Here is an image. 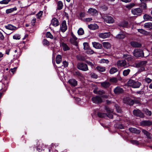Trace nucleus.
I'll list each match as a JSON object with an SVG mask.
<instances>
[{"mask_svg": "<svg viewBox=\"0 0 152 152\" xmlns=\"http://www.w3.org/2000/svg\"><path fill=\"white\" fill-rule=\"evenodd\" d=\"M127 85L134 88H139L141 85V83L138 81L130 79L128 81L127 83Z\"/></svg>", "mask_w": 152, "mask_h": 152, "instance_id": "f257e3e1", "label": "nucleus"}, {"mask_svg": "<svg viewBox=\"0 0 152 152\" xmlns=\"http://www.w3.org/2000/svg\"><path fill=\"white\" fill-rule=\"evenodd\" d=\"M143 12L142 10L140 8L132 9L131 10L132 14L137 16H140Z\"/></svg>", "mask_w": 152, "mask_h": 152, "instance_id": "f03ea898", "label": "nucleus"}, {"mask_svg": "<svg viewBox=\"0 0 152 152\" xmlns=\"http://www.w3.org/2000/svg\"><path fill=\"white\" fill-rule=\"evenodd\" d=\"M77 66L78 69L83 71H86L88 70L87 65L83 63H78Z\"/></svg>", "mask_w": 152, "mask_h": 152, "instance_id": "7ed1b4c3", "label": "nucleus"}, {"mask_svg": "<svg viewBox=\"0 0 152 152\" xmlns=\"http://www.w3.org/2000/svg\"><path fill=\"white\" fill-rule=\"evenodd\" d=\"M133 54L134 56L137 57L144 56L143 51L141 49H135L133 52Z\"/></svg>", "mask_w": 152, "mask_h": 152, "instance_id": "20e7f679", "label": "nucleus"}, {"mask_svg": "<svg viewBox=\"0 0 152 152\" xmlns=\"http://www.w3.org/2000/svg\"><path fill=\"white\" fill-rule=\"evenodd\" d=\"M103 19L105 22L109 23H114V20L111 16L106 15L104 16Z\"/></svg>", "mask_w": 152, "mask_h": 152, "instance_id": "39448f33", "label": "nucleus"}, {"mask_svg": "<svg viewBox=\"0 0 152 152\" xmlns=\"http://www.w3.org/2000/svg\"><path fill=\"white\" fill-rule=\"evenodd\" d=\"M117 65L118 67L127 68L128 67L127 63L125 60H119L118 61Z\"/></svg>", "mask_w": 152, "mask_h": 152, "instance_id": "423d86ee", "label": "nucleus"}, {"mask_svg": "<svg viewBox=\"0 0 152 152\" xmlns=\"http://www.w3.org/2000/svg\"><path fill=\"white\" fill-rule=\"evenodd\" d=\"M140 126H149L152 125V121L149 120L142 121L140 123Z\"/></svg>", "mask_w": 152, "mask_h": 152, "instance_id": "0eeeda50", "label": "nucleus"}, {"mask_svg": "<svg viewBox=\"0 0 152 152\" xmlns=\"http://www.w3.org/2000/svg\"><path fill=\"white\" fill-rule=\"evenodd\" d=\"M72 37L70 39V43L76 46H77L78 42L77 41V37H76L73 33L72 34Z\"/></svg>", "mask_w": 152, "mask_h": 152, "instance_id": "6e6552de", "label": "nucleus"}, {"mask_svg": "<svg viewBox=\"0 0 152 152\" xmlns=\"http://www.w3.org/2000/svg\"><path fill=\"white\" fill-rule=\"evenodd\" d=\"M91 100L93 103L96 104H99L102 102V98L99 96L93 97Z\"/></svg>", "mask_w": 152, "mask_h": 152, "instance_id": "1a4fd4ad", "label": "nucleus"}, {"mask_svg": "<svg viewBox=\"0 0 152 152\" xmlns=\"http://www.w3.org/2000/svg\"><path fill=\"white\" fill-rule=\"evenodd\" d=\"M87 12L93 16L97 15L98 14V12L95 9L93 8H90L88 9Z\"/></svg>", "mask_w": 152, "mask_h": 152, "instance_id": "9d476101", "label": "nucleus"}, {"mask_svg": "<svg viewBox=\"0 0 152 152\" xmlns=\"http://www.w3.org/2000/svg\"><path fill=\"white\" fill-rule=\"evenodd\" d=\"M133 114L141 118L144 117V114L139 109L134 110L133 111Z\"/></svg>", "mask_w": 152, "mask_h": 152, "instance_id": "9b49d317", "label": "nucleus"}, {"mask_svg": "<svg viewBox=\"0 0 152 152\" xmlns=\"http://www.w3.org/2000/svg\"><path fill=\"white\" fill-rule=\"evenodd\" d=\"M67 29L66 22L65 20H64L61 25L60 30L62 32H64Z\"/></svg>", "mask_w": 152, "mask_h": 152, "instance_id": "f8f14e48", "label": "nucleus"}, {"mask_svg": "<svg viewBox=\"0 0 152 152\" xmlns=\"http://www.w3.org/2000/svg\"><path fill=\"white\" fill-rule=\"evenodd\" d=\"M110 32H105L99 34V36L101 38L105 39L109 37L110 36Z\"/></svg>", "mask_w": 152, "mask_h": 152, "instance_id": "ddd939ff", "label": "nucleus"}, {"mask_svg": "<svg viewBox=\"0 0 152 152\" xmlns=\"http://www.w3.org/2000/svg\"><path fill=\"white\" fill-rule=\"evenodd\" d=\"M68 83L72 87H75L77 85V81L75 79H71L68 81Z\"/></svg>", "mask_w": 152, "mask_h": 152, "instance_id": "4468645a", "label": "nucleus"}, {"mask_svg": "<svg viewBox=\"0 0 152 152\" xmlns=\"http://www.w3.org/2000/svg\"><path fill=\"white\" fill-rule=\"evenodd\" d=\"M142 132L149 139H151L152 138V135L150 133L145 129H142Z\"/></svg>", "mask_w": 152, "mask_h": 152, "instance_id": "2eb2a0df", "label": "nucleus"}, {"mask_svg": "<svg viewBox=\"0 0 152 152\" xmlns=\"http://www.w3.org/2000/svg\"><path fill=\"white\" fill-rule=\"evenodd\" d=\"M45 146L42 143H39L37 147V150L39 152H42L45 148Z\"/></svg>", "mask_w": 152, "mask_h": 152, "instance_id": "dca6fc26", "label": "nucleus"}, {"mask_svg": "<svg viewBox=\"0 0 152 152\" xmlns=\"http://www.w3.org/2000/svg\"><path fill=\"white\" fill-rule=\"evenodd\" d=\"M92 45L93 47L96 49H101L102 48V45L99 42H92Z\"/></svg>", "mask_w": 152, "mask_h": 152, "instance_id": "f3484780", "label": "nucleus"}, {"mask_svg": "<svg viewBox=\"0 0 152 152\" xmlns=\"http://www.w3.org/2000/svg\"><path fill=\"white\" fill-rule=\"evenodd\" d=\"M51 23L54 26H57L59 24L58 20L56 18H53L52 19Z\"/></svg>", "mask_w": 152, "mask_h": 152, "instance_id": "a211bd4d", "label": "nucleus"}, {"mask_svg": "<svg viewBox=\"0 0 152 152\" xmlns=\"http://www.w3.org/2000/svg\"><path fill=\"white\" fill-rule=\"evenodd\" d=\"M130 45L132 47L135 48H139L141 46L140 43L135 41L131 42Z\"/></svg>", "mask_w": 152, "mask_h": 152, "instance_id": "6ab92c4d", "label": "nucleus"}, {"mask_svg": "<svg viewBox=\"0 0 152 152\" xmlns=\"http://www.w3.org/2000/svg\"><path fill=\"white\" fill-rule=\"evenodd\" d=\"M88 28L92 30H95L99 28L98 26L96 24H91L88 26Z\"/></svg>", "mask_w": 152, "mask_h": 152, "instance_id": "aec40b11", "label": "nucleus"}, {"mask_svg": "<svg viewBox=\"0 0 152 152\" xmlns=\"http://www.w3.org/2000/svg\"><path fill=\"white\" fill-rule=\"evenodd\" d=\"M114 91L115 94H119L123 92V90L119 87H117L114 89Z\"/></svg>", "mask_w": 152, "mask_h": 152, "instance_id": "412c9836", "label": "nucleus"}, {"mask_svg": "<svg viewBox=\"0 0 152 152\" xmlns=\"http://www.w3.org/2000/svg\"><path fill=\"white\" fill-rule=\"evenodd\" d=\"M129 130L131 132L133 133L139 134L140 133V130L135 128H130L129 129Z\"/></svg>", "mask_w": 152, "mask_h": 152, "instance_id": "4be33fe9", "label": "nucleus"}, {"mask_svg": "<svg viewBox=\"0 0 152 152\" xmlns=\"http://www.w3.org/2000/svg\"><path fill=\"white\" fill-rule=\"evenodd\" d=\"M94 92L97 94L102 95L105 94V92L103 90H98L97 88H96L93 91Z\"/></svg>", "mask_w": 152, "mask_h": 152, "instance_id": "5701e85b", "label": "nucleus"}, {"mask_svg": "<svg viewBox=\"0 0 152 152\" xmlns=\"http://www.w3.org/2000/svg\"><path fill=\"white\" fill-rule=\"evenodd\" d=\"M103 47L106 49H110L111 47V44L108 42H102Z\"/></svg>", "mask_w": 152, "mask_h": 152, "instance_id": "b1692460", "label": "nucleus"}, {"mask_svg": "<svg viewBox=\"0 0 152 152\" xmlns=\"http://www.w3.org/2000/svg\"><path fill=\"white\" fill-rule=\"evenodd\" d=\"M138 32L143 34L147 35L149 34V33L142 29H137Z\"/></svg>", "mask_w": 152, "mask_h": 152, "instance_id": "393cba45", "label": "nucleus"}, {"mask_svg": "<svg viewBox=\"0 0 152 152\" xmlns=\"http://www.w3.org/2000/svg\"><path fill=\"white\" fill-rule=\"evenodd\" d=\"M135 5V3L133 2L131 3L126 5L125 7L128 10H131L132 8L134 7Z\"/></svg>", "mask_w": 152, "mask_h": 152, "instance_id": "a878e982", "label": "nucleus"}, {"mask_svg": "<svg viewBox=\"0 0 152 152\" xmlns=\"http://www.w3.org/2000/svg\"><path fill=\"white\" fill-rule=\"evenodd\" d=\"M101 86L104 88H107L109 87L110 85V83L108 82L105 81L100 83Z\"/></svg>", "mask_w": 152, "mask_h": 152, "instance_id": "bb28decb", "label": "nucleus"}, {"mask_svg": "<svg viewBox=\"0 0 152 152\" xmlns=\"http://www.w3.org/2000/svg\"><path fill=\"white\" fill-rule=\"evenodd\" d=\"M5 28L7 29L11 30H15L17 29L16 27L11 25L9 24L5 26Z\"/></svg>", "mask_w": 152, "mask_h": 152, "instance_id": "cd10ccee", "label": "nucleus"}, {"mask_svg": "<svg viewBox=\"0 0 152 152\" xmlns=\"http://www.w3.org/2000/svg\"><path fill=\"white\" fill-rule=\"evenodd\" d=\"M63 3L61 1H58L57 3V9L60 10L62 9L63 7Z\"/></svg>", "mask_w": 152, "mask_h": 152, "instance_id": "c85d7f7f", "label": "nucleus"}, {"mask_svg": "<svg viewBox=\"0 0 152 152\" xmlns=\"http://www.w3.org/2000/svg\"><path fill=\"white\" fill-rule=\"evenodd\" d=\"M144 27L145 28H149L150 29H152V23H145L144 24Z\"/></svg>", "mask_w": 152, "mask_h": 152, "instance_id": "c756f323", "label": "nucleus"}, {"mask_svg": "<svg viewBox=\"0 0 152 152\" xmlns=\"http://www.w3.org/2000/svg\"><path fill=\"white\" fill-rule=\"evenodd\" d=\"M61 46L63 50L65 51L69 50L70 49L69 48L66 43H62L61 44Z\"/></svg>", "mask_w": 152, "mask_h": 152, "instance_id": "7c9ffc66", "label": "nucleus"}, {"mask_svg": "<svg viewBox=\"0 0 152 152\" xmlns=\"http://www.w3.org/2000/svg\"><path fill=\"white\" fill-rule=\"evenodd\" d=\"M123 57L128 61H131L132 59V57L130 55L126 54L123 55Z\"/></svg>", "mask_w": 152, "mask_h": 152, "instance_id": "2f4dec72", "label": "nucleus"}, {"mask_svg": "<svg viewBox=\"0 0 152 152\" xmlns=\"http://www.w3.org/2000/svg\"><path fill=\"white\" fill-rule=\"evenodd\" d=\"M128 23L126 21H123L119 23V26L123 27H127L128 26Z\"/></svg>", "mask_w": 152, "mask_h": 152, "instance_id": "473e14b6", "label": "nucleus"}, {"mask_svg": "<svg viewBox=\"0 0 152 152\" xmlns=\"http://www.w3.org/2000/svg\"><path fill=\"white\" fill-rule=\"evenodd\" d=\"M118 71V69L117 68L115 67H113L110 69L109 72L111 74H113L116 72Z\"/></svg>", "mask_w": 152, "mask_h": 152, "instance_id": "72a5a7b5", "label": "nucleus"}, {"mask_svg": "<svg viewBox=\"0 0 152 152\" xmlns=\"http://www.w3.org/2000/svg\"><path fill=\"white\" fill-rule=\"evenodd\" d=\"M62 61L61 56L60 55H57L56 58V62L57 64H59Z\"/></svg>", "mask_w": 152, "mask_h": 152, "instance_id": "f704fd0d", "label": "nucleus"}, {"mask_svg": "<svg viewBox=\"0 0 152 152\" xmlns=\"http://www.w3.org/2000/svg\"><path fill=\"white\" fill-rule=\"evenodd\" d=\"M96 69L99 71L104 72L105 71L106 69L104 67L100 66H98L96 67Z\"/></svg>", "mask_w": 152, "mask_h": 152, "instance_id": "c9c22d12", "label": "nucleus"}, {"mask_svg": "<svg viewBox=\"0 0 152 152\" xmlns=\"http://www.w3.org/2000/svg\"><path fill=\"white\" fill-rule=\"evenodd\" d=\"M130 71L129 69H125L123 72V75L124 76H127L129 73Z\"/></svg>", "mask_w": 152, "mask_h": 152, "instance_id": "e433bc0d", "label": "nucleus"}, {"mask_svg": "<svg viewBox=\"0 0 152 152\" xmlns=\"http://www.w3.org/2000/svg\"><path fill=\"white\" fill-rule=\"evenodd\" d=\"M143 18L145 20H151L152 19V17L150 15L145 14L143 16Z\"/></svg>", "mask_w": 152, "mask_h": 152, "instance_id": "4c0bfd02", "label": "nucleus"}, {"mask_svg": "<svg viewBox=\"0 0 152 152\" xmlns=\"http://www.w3.org/2000/svg\"><path fill=\"white\" fill-rule=\"evenodd\" d=\"M143 111L147 115L150 116L151 115V112L148 109H144Z\"/></svg>", "mask_w": 152, "mask_h": 152, "instance_id": "58836bf2", "label": "nucleus"}, {"mask_svg": "<svg viewBox=\"0 0 152 152\" xmlns=\"http://www.w3.org/2000/svg\"><path fill=\"white\" fill-rule=\"evenodd\" d=\"M77 33L79 35H82L84 34V31L82 28H80L78 30Z\"/></svg>", "mask_w": 152, "mask_h": 152, "instance_id": "ea45409f", "label": "nucleus"}, {"mask_svg": "<svg viewBox=\"0 0 152 152\" xmlns=\"http://www.w3.org/2000/svg\"><path fill=\"white\" fill-rule=\"evenodd\" d=\"M86 53L87 54L91 55L94 53V51L91 49L89 48L86 50Z\"/></svg>", "mask_w": 152, "mask_h": 152, "instance_id": "a19ab883", "label": "nucleus"}, {"mask_svg": "<svg viewBox=\"0 0 152 152\" xmlns=\"http://www.w3.org/2000/svg\"><path fill=\"white\" fill-rule=\"evenodd\" d=\"M17 9L16 8H12L10 9H7L6 10V12L7 13H9L13 12L14 10H16Z\"/></svg>", "mask_w": 152, "mask_h": 152, "instance_id": "79ce46f5", "label": "nucleus"}, {"mask_svg": "<svg viewBox=\"0 0 152 152\" xmlns=\"http://www.w3.org/2000/svg\"><path fill=\"white\" fill-rule=\"evenodd\" d=\"M11 0H3L0 1V4H7Z\"/></svg>", "mask_w": 152, "mask_h": 152, "instance_id": "37998d69", "label": "nucleus"}, {"mask_svg": "<svg viewBox=\"0 0 152 152\" xmlns=\"http://www.w3.org/2000/svg\"><path fill=\"white\" fill-rule=\"evenodd\" d=\"M125 37V35L122 34H118L116 36V37L117 38L121 39H124Z\"/></svg>", "mask_w": 152, "mask_h": 152, "instance_id": "c03bdc74", "label": "nucleus"}, {"mask_svg": "<svg viewBox=\"0 0 152 152\" xmlns=\"http://www.w3.org/2000/svg\"><path fill=\"white\" fill-rule=\"evenodd\" d=\"M46 36L47 37L49 38L50 39H53V37L51 33L49 32H48L46 33Z\"/></svg>", "mask_w": 152, "mask_h": 152, "instance_id": "a18cd8bd", "label": "nucleus"}, {"mask_svg": "<svg viewBox=\"0 0 152 152\" xmlns=\"http://www.w3.org/2000/svg\"><path fill=\"white\" fill-rule=\"evenodd\" d=\"M106 114L104 113H98V116L100 118H103L106 116Z\"/></svg>", "mask_w": 152, "mask_h": 152, "instance_id": "49530a36", "label": "nucleus"}, {"mask_svg": "<svg viewBox=\"0 0 152 152\" xmlns=\"http://www.w3.org/2000/svg\"><path fill=\"white\" fill-rule=\"evenodd\" d=\"M13 39H19L20 38V36L18 34H15L13 36Z\"/></svg>", "mask_w": 152, "mask_h": 152, "instance_id": "de8ad7c7", "label": "nucleus"}, {"mask_svg": "<svg viewBox=\"0 0 152 152\" xmlns=\"http://www.w3.org/2000/svg\"><path fill=\"white\" fill-rule=\"evenodd\" d=\"M84 46V49L85 50H87L89 48V46L88 43L87 42H84L83 44Z\"/></svg>", "mask_w": 152, "mask_h": 152, "instance_id": "09e8293b", "label": "nucleus"}, {"mask_svg": "<svg viewBox=\"0 0 152 152\" xmlns=\"http://www.w3.org/2000/svg\"><path fill=\"white\" fill-rule=\"evenodd\" d=\"M130 142L131 143H132V144L136 145H138L139 144V143L138 142V141L134 140H131L130 141Z\"/></svg>", "mask_w": 152, "mask_h": 152, "instance_id": "8fccbe9b", "label": "nucleus"}, {"mask_svg": "<svg viewBox=\"0 0 152 152\" xmlns=\"http://www.w3.org/2000/svg\"><path fill=\"white\" fill-rule=\"evenodd\" d=\"M43 12L41 11H39V12L36 15V16L38 18H39L40 17L42 16V14Z\"/></svg>", "mask_w": 152, "mask_h": 152, "instance_id": "3c124183", "label": "nucleus"}, {"mask_svg": "<svg viewBox=\"0 0 152 152\" xmlns=\"http://www.w3.org/2000/svg\"><path fill=\"white\" fill-rule=\"evenodd\" d=\"M110 82L116 83L117 81V79L115 77H113L110 79Z\"/></svg>", "mask_w": 152, "mask_h": 152, "instance_id": "603ef678", "label": "nucleus"}, {"mask_svg": "<svg viewBox=\"0 0 152 152\" xmlns=\"http://www.w3.org/2000/svg\"><path fill=\"white\" fill-rule=\"evenodd\" d=\"M147 63V62L146 61H141L140 62L139 64L140 66H144Z\"/></svg>", "mask_w": 152, "mask_h": 152, "instance_id": "864d4df0", "label": "nucleus"}, {"mask_svg": "<svg viewBox=\"0 0 152 152\" xmlns=\"http://www.w3.org/2000/svg\"><path fill=\"white\" fill-rule=\"evenodd\" d=\"M100 63H106L107 64L109 63V61L107 59H102L100 60Z\"/></svg>", "mask_w": 152, "mask_h": 152, "instance_id": "5fc2aeb1", "label": "nucleus"}, {"mask_svg": "<svg viewBox=\"0 0 152 152\" xmlns=\"http://www.w3.org/2000/svg\"><path fill=\"white\" fill-rule=\"evenodd\" d=\"M43 44L44 45H48L49 44V42L46 39H44L43 41Z\"/></svg>", "mask_w": 152, "mask_h": 152, "instance_id": "6e6d98bb", "label": "nucleus"}, {"mask_svg": "<svg viewBox=\"0 0 152 152\" xmlns=\"http://www.w3.org/2000/svg\"><path fill=\"white\" fill-rule=\"evenodd\" d=\"M145 80L148 83H149L152 81V80L149 77H146L145 79Z\"/></svg>", "mask_w": 152, "mask_h": 152, "instance_id": "4d7b16f0", "label": "nucleus"}, {"mask_svg": "<svg viewBox=\"0 0 152 152\" xmlns=\"http://www.w3.org/2000/svg\"><path fill=\"white\" fill-rule=\"evenodd\" d=\"M86 62L88 65L90 66L92 68H93L94 66V64L91 62L86 61Z\"/></svg>", "mask_w": 152, "mask_h": 152, "instance_id": "13d9d810", "label": "nucleus"}, {"mask_svg": "<svg viewBox=\"0 0 152 152\" xmlns=\"http://www.w3.org/2000/svg\"><path fill=\"white\" fill-rule=\"evenodd\" d=\"M115 106L116 107V109L117 112L121 113V111L119 107H118V105H115Z\"/></svg>", "mask_w": 152, "mask_h": 152, "instance_id": "bf43d9fd", "label": "nucleus"}, {"mask_svg": "<svg viewBox=\"0 0 152 152\" xmlns=\"http://www.w3.org/2000/svg\"><path fill=\"white\" fill-rule=\"evenodd\" d=\"M63 66L64 67H67L68 66V62L66 61H64L63 62Z\"/></svg>", "mask_w": 152, "mask_h": 152, "instance_id": "052dcab7", "label": "nucleus"}, {"mask_svg": "<svg viewBox=\"0 0 152 152\" xmlns=\"http://www.w3.org/2000/svg\"><path fill=\"white\" fill-rule=\"evenodd\" d=\"M0 39L1 40H4V37L2 33L0 31Z\"/></svg>", "mask_w": 152, "mask_h": 152, "instance_id": "680f3d73", "label": "nucleus"}, {"mask_svg": "<svg viewBox=\"0 0 152 152\" xmlns=\"http://www.w3.org/2000/svg\"><path fill=\"white\" fill-rule=\"evenodd\" d=\"M122 2L125 3H129L132 0H121Z\"/></svg>", "mask_w": 152, "mask_h": 152, "instance_id": "e2e57ef3", "label": "nucleus"}, {"mask_svg": "<svg viewBox=\"0 0 152 152\" xmlns=\"http://www.w3.org/2000/svg\"><path fill=\"white\" fill-rule=\"evenodd\" d=\"M36 22V19L35 18H34L32 20L31 23L32 25H34V23Z\"/></svg>", "mask_w": 152, "mask_h": 152, "instance_id": "0e129e2a", "label": "nucleus"}, {"mask_svg": "<svg viewBox=\"0 0 152 152\" xmlns=\"http://www.w3.org/2000/svg\"><path fill=\"white\" fill-rule=\"evenodd\" d=\"M106 110L109 113H112L113 111V110H110L109 108H106Z\"/></svg>", "mask_w": 152, "mask_h": 152, "instance_id": "69168bd1", "label": "nucleus"}, {"mask_svg": "<svg viewBox=\"0 0 152 152\" xmlns=\"http://www.w3.org/2000/svg\"><path fill=\"white\" fill-rule=\"evenodd\" d=\"M135 103L134 100H132L130 101V102H129V104L130 105H132Z\"/></svg>", "mask_w": 152, "mask_h": 152, "instance_id": "338daca9", "label": "nucleus"}, {"mask_svg": "<svg viewBox=\"0 0 152 152\" xmlns=\"http://www.w3.org/2000/svg\"><path fill=\"white\" fill-rule=\"evenodd\" d=\"M10 49H8L6 50L5 51V54H7L8 55H9V54L10 52Z\"/></svg>", "mask_w": 152, "mask_h": 152, "instance_id": "774afa93", "label": "nucleus"}]
</instances>
